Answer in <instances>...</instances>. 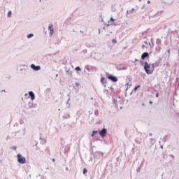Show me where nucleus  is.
I'll use <instances>...</instances> for the list:
<instances>
[{
  "label": "nucleus",
  "instance_id": "39",
  "mask_svg": "<svg viewBox=\"0 0 179 179\" xmlns=\"http://www.w3.org/2000/svg\"><path fill=\"white\" fill-rule=\"evenodd\" d=\"M155 97H159V92L155 94Z\"/></svg>",
  "mask_w": 179,
  "mask_h": 179
},
{
  "label": "nucleus",
  "instance_id": "48",
  "mask_svg": "<svg viewBox=\"0 0 179 179\" xmlns=\"http://www.w3.org/2000/svg\"><path fill=\"white\" fill-rule=\"evenodd\" d=\"M108 89H110V90H113V87H108Z\"/></svg>",
  "mask_w": 179,
  "mask_h": 179
},
{
  "label": "nucleus",
  "instance_id": "46",
  "mask_svg": "<svg viewBox=\"0 0 179 179\" xmlns=\"http://www.w3.org/2000/svg\"><path fill=\"white\" fill-rule=\"evenodd\" d=\"M153 134L152 133H149V136H152Z\"/></svg>",
  "mask_w": 179,
  "mask_h": 179
},
{
  "label": "nucleus",
  "instance_id": "19",
  "mask_svg": "<svg viewBox=\"0 0 179 179\" xmlns=\"http://www.w3.org/2000/svg\"><path fill=\"white\" fill-rule=\"evenodd\" d=\"M150 142L151 145H155V143H156V140H155V138H150Z\"/></svg>",
  "mask_w": 179,
  "mask_h": 179
},
{
  "label": "nucleus",
  "instance_id": "49",
  "mask_svg": "<svg viewBox=\"0 0 179 179\" xmlns=\"http://www.w3.org/2000/svg\"><path fill=\"white\" fill-rule=\"evenodd\" d=\"M141 9H145V5L142 6Z\"/></svg>",
  "mask_w": 179,
  "mask_h": 179
},
{
  "label": "nucleus",
  "instance_id": "36",
  "mask_svg": "<svg viewBox=\"0 0 179 179\" xmlns=\"http://www.w3.org/2000/svg\"><path fill=\"white\" fill-rule=\"evenodd\" d=\"M92 71H96V70H97V68H96V67H92Z\"/></svg>",
  "mask_w": 179,
  "mask_h": 179
},
{
  "label": "nucleus",
  "instance_id": "47",
  "mask_svg": "<svg viewBox=\"0 0 179 179\" xmlns=\"http://www.w3.org/2000/svg\"><path fill=\"white\" fill-rule=\"evenodd\" d=\"M135 62H138V61H139L138 59H135Z\"/></svg>",
  "mask_w": 179,
  "mask_h": 179
},
{
  "label": "nucleus",
  "instance_id": "16",
  "mask_svg": "<svg viewBox=\"0 0 179 179\" xmlns=\"http://www.w3.org/2000/svg\"><path fill=\"white\" fill-rule=\"evenodd\" d=\"M48 29L50 30L51 35L54 34V28L52 27V24L49 25Z\"/></svg>",
  "mask_w": 179,
  "mask_h": 179
},
{
  "label": "nucleus",
  "instance_id": "11",
  "mask_svg": "<svg viewBox=\"0 0 179 179\" xmlns=\"http://www.w3.org/2000/svg\"><path fill=\"white\" fill-rule=\"evenodd\" d=\"M171 137V134H170L165 135L164 137L162 138L163 142L164 143L167 142V141H169V139H170Z\"/></svg>",
  "mask_w": 179,
  "mask_h": 179
},
{
  "label": "nucleus",
  "instance_id": "8",
  "mask_svg": "<svg viewBox=\"0 0 179 179\" xmlns=\"http://www.w3.org/2000/svg\"><path fill=\"white\" fill-rule=\"evenodd\" d=\"M135 12V8H131L129 10L127 11L126 16L127 17H131V15H132Z\"/></svg>",
  "mask_w": 179,
  "mask_h": 179
},
{
  "label": "nucleus",
  "instance_id": "58",
  "mask_svg": "<svg viewBox=\"0 0 179 179\" xmlns=\"http://www.w3.org/2000/svg\"><path fill=\"white\" fill-rule=\"evenodd\" d=\"M161 149H163V145L161 146Z\"/></svg>",
  "mask_w": 179,
  "mask_h": 179
},
{
  "label": "nucleus",
  "instance_id": "29",
  "mask_svg": "<svg viewBox=\"0 0 179 179\" xmlns=\"http://www.w3.org/2000/svg\"><path fill=\"white\" fill-rule=\"evenodd\" d=\"M83 174H86V173H87V169L84 168L83 171Z\"/></svg>",
  "mask_w": 179,
  "mask_h": 179
},
{
  "label": "nucleus",
  "instance_id": "61",
  "mask_svg": "<svg viewBox=\"0 0 179 179\" xmlns=\"http://www.w3.org/2000/svg\"><path fill=\"white\" fill-rule=\"evenodd\" d=\"M56 77H58V74H56Z\"/></svg>",
  "mask_w": 179,
  "mask_h": 179
},
{
  "label": "nucleus",
  "instance_id": "63",
  "mask_svg": "<svg viewBox=\"0 0 179 179\" xmlns=\"http://www.w3.org/2000/svg\"><path fill=\"white\" fill-rule=\"evenodd\" d=\"M87 71H89V68H87Z\"/></svg>",
  "mask_w": 179,
  "mask_h": 179
},
{
  "label": "nucleus",
  "instance_id": "1",
  "mask_svg": "<svg viewBox=\"0 0 179 179\" xmlns=\"http://www.w3.org/2000/svg\"><path fill=\"white\" fill-rule=\"evenodd\" d=\"M150 64L148 63V62H145L144 63V71L147 73V75H152V71H151Z\"/></svg>",
  "mask_w": 179,
  "mask_h": 179
},
{
  "label": "nucleus",
  "instance_id": "35",
  "mask_svg": "<svg viewBox=\"0 0 179 179\" xmlns=\"http://www.w3.org/2000/svg\"><path fill=\"white\" fill-rule=\"evenodd\" d=\"M112 43H113V44H117V40L113 39V40H112Z\"/></svg>",
  "mask_w": 179,
  "mask_h": 179
},
{
  "label": "nucleus",
  "instance_id": "20",
  "mask_svg": "<svg viewBox=\"0 0 179 179\" xmlns=\"http://www.w3.org/2000/svg\"><path fill=\"white\" fill-rule=\"evenodd\" d=\"M70 100H71V98H69L68 100L66 101V104H68V106H67L68 108H71V103H69Z\"/></svg>",
  "mask_w": 179,
  "mask_h": 179
},
{
  "label": "nucleus",
  "instance_id": "27",
  "mask_svg": "<svg viewBox=\"0 0 179 179\" xmlns=\"http://www.w3.org/2000/svg\"><path fill=\"white\" fill-rule=\"evenodd\" d=\"M66 72H67L69 75H72V71L66 69Z\"/></svg>",
  "mask_w": 179,
  "mask_h": 179
},
{
  "label": "nucleus",
  "instance_id": "38",
  "mask_svg": "<svg viewBox=\"0 0 179 179\" xmlns=\"http://www.w3.org/2000/svg\"><path fill=\"white\" fill-rule=\"evenodd\" d=\"M20 124L22 125L23 124V120H20Z\"/></svg>",
  "mask_w": 179,
  "mask_h": 179
},
{
  "label": "nucleus",
  "instance_id": "44",
  "mask_svg": "<svg viewBox=\"0 0 179 179\" xmlns=\"http://www.w3.org/2000/svg\"><path fill=\"white\" fill-rule=\"evenodd\" d=\"M85 45H86V47H90V46L89 45V43H86Z\"/></svg>",
  "mask_w": 179,
  "mask_h": 179
},
{
  "label": "nucleus",
  "instance_id": "31",
  "mask_svg": "<svg viewBox=\"0 0 179 179\" xmlns=\"http://www.w3.org/2000/svg\"><path fill=\"white\" fill-rule=\"evenodd\" d=\"M83 54H87V50L85 49L82 50Z\"/></svg>",
  "mask_w": 179,
  "mask_h": 179
},
{
  "label": "nucleus",
  "instance_id": "4",
  "mask_svg": "<svg viewBox=\"0 0 179 179\" xmlns=\"http://www.w3.org/2000/svg\"><path fill=\"white\" fill-rule=\"evenodd\" d=\"M17 162L20 163V164H24V163H26V158L22 156L21 154L17 155Z\"/></svg>",
  "mask_w": 179,
  "mask_h": 179
},
{
  "label": "nucleus",
  "instance_id": "10",
  "mask_svg": "<svg viewBox=\"0 0 179 179\" xmlns=\"http://www.w3.org/2000/svg\"><path fill=\"white\" fill-rule=\"evenodd\" d=\"M31 100H34L36 99V95L34 94V92L33 91H29L28 93Z\"/></svg>",
  "mask_w": 179,
  "mask_h": 179
},
{
  "label": "nucleus",
  "instance_id": "14",
  "mask_svg": "<svg viewBox=\"0 0 179 179\" xmlns=\"http://www.w3.org/2000/svg\"><path fill=\"white\" fill-rule=\"evenodd\" d=\"M101 83L106 87L107 85H106L107 83V80H106V78L101 77Z\"/></svg>",
  "mask_w": 179,
  "mask_h": 179
},
{
  "label": "nucleus",
  "instance_id": "40",
  "mask_svg": "<svg viewBox=\"0 0 179 179\" xmlns=\"http://www.w3.org/2000/svg\"><path fill=\"white\" fill-rule=\"evenodd\" d=\"M148 44L150 45V48H152V44L150 43V42H149Z\"/></svg>",
  "mask_w": 179,
  "mask_h": 179
},
{
  "label": "nucleus",
  "instance_id": "24",
  "mask_svg": "<svg viewBox=\"0 0 179 179\" xmlns=\"http://www.w3.org/2000/svg\"><path fill=\"white\" fill-rule=\"evenodd\" d=\"M94 115H95V117H99V110H94Z\"/></svg>",
  "mask_w": 179,
  "mask_h": 179
},
{
  "label": "nucleus",
  "instance_id": "3",
  "mask_svg": "<svg viewBox=\"0 0 179 179\" xmlns=\"http://www.w3.org/2000/svg\"><path fill=\"white\" fill-rule=\"evenodd\" d=\"M106 77L108 78V79L109 80H111V82H114V83L118 82V78H117V76H115L108 73H106Z\"/></svg>",
  "mask_w": 179,
  "mask_h": 179
},
{
  "label": "nucleus",
  "instance_id": "23",
  "mask_svg": "<svg viewBox=\"0 0 179 179\" xmlns=\"http://www.w3.org/2000/svg\"><path fill=\"white\" fill-rule=\"evenodd\" d=\"M145 162L143 161L141 164V166L138 167V169H137V173H139L141 171V166Z\"/></svg>",
  "mask_w": 179,
  "mask_h": 179
},
{
  "label": "nucleus",
  "instance_id": "45",
  "mask_svg": "<svg viewBox=\"0 0 179 179\" xmlns=\"http://www.w3.org/2000/svg\"><path fill=\"white\" fill-rule=\"evenodd\" d=\"M3 92H6V91L5 90H3L1 91V93H3Z\"/></svg>",
  "mask_w": 179,
  "mask_h": 179
},
{
  "label": "nucleus",
  "instance_id": "55",
  "mask_svg": "<svg viewBox=\"0 0 179 179\" xmlns=\"http://www.w3.org/2000/svg\"><path fill=\"white\" fill-rule=\"evenodd\" d=\"M152 103H153V102H152V101H150V104H152Z\"/></svg>",
  "mask_w": 179,
  "mask_h": 179
},
{
  "label": "nucleus",
  "instance_id": "50",
  "mask_svg": "<svg viewBox=\"0 0 179 179\" xmlns=\"http://www.w3.org/2000/svg\"><path fill=\"white\" fill-rule=\"evenodd\" d=\"M147 3H150V0H148V1H147Z\"/></svg>",
  "mask_w": 179,
  "mask_h": 179
},
{
  "label": "nucleus",
  "instance_id": "56",
  "mask_svg": "<svg viewBox=\"0 0 179 179\" xmlns=\"http://www.w3.org/2000/svg\"><path fill=\"white\" fill-rule=\"evenodd\" d=\"M80 33H83V31L80 30Z\"/></svg>",
  "mask_w": 179,
  "mask_h": 179
},
{
  "label": "nucleus",
  "instance_id": "60",
  "mask_svg": "<svg viewBox=\"0 0 179 179\" xmlns=\"http://www.w3.org/2000/svg\"><path fill=\"white\" fill-rule=\"evenodd\" d=\"M145 33H146V31H144V32L143 33V34H145Z\"/></svg>",
  "mask_w": 179,
  "mask_h": 179
},
{
  "label": "nucleus",
  "instance_id": "52",
  "mask_svg": "<svg viewBox=\"0 0 179 179\" xmlns=\"http://www.w3.org/2000/svg\"><path fill=\"white\" fill-rule=\"evenodd\" d=\"M142 48H145V45H142Z\"/></svg>",
  "mask_w": 179,
  "mask_h": 179
},
{
  "label": "nucleus",
  "instance_id": "22",
  "mask_svg": "<svg viewBox=\"0 0 179 179\" xmlns=\"http://www.w3.org/2000/svg\"><path fill=\"white\" fill-rule=\"evenodd\" d=\"M31 37H34V34H29L27 36V38H31Z\"/></svg>",
  "mask_w": 179,
  "mask_h": 179
},
{
  "label": "nucleus",
  "instance_id": "5",
  "mask_svg": "<svg viewBox=\"0 0 179 179\" xmlns=\"http://www.w3.org/2000/svg\"><path fill=\"white\" fill-rule=\"evenodd\" d=\"M99 134L101 138H106V136L107 135V129L103 128L101 131H99Z\"/></svg>",
  "mask_w": 179,
  "mask_h": 179
},
{
  "label": "nucleus",
  "instance_id": "7",
  "mask_svg": "<svg viewBox=\"0 0 179 179\" xmlns=\"http://www.w3.org/2000/svg\"><path fill=\"white\" fill-rule=\"evenodd\" d=\"M30 68H31V69H33V71H40L41 69V66H36L34 64H31L30 65Z\"/></svg>",
  "mask_w": 179,
  "mask_h": 179
},
{
  "label": "nucleus",
  "instance_id": "37",
  "mask_svg": "<svg viewBox=\"0 0 179 179\" xmlns=\"http://www.w3.org/2000/svg\"><path fill=\"white\" fill-rule=\"evenodd\" d=\"M157 15H162V12H158L155 14V16H157Z\"/></svg>",
  "mask_w": 179,
  "mask_h": 179
},
{
  "label": "nucleus",
  "instance_id": "18",
  "mask_svg": "<svg viewBox=\"0 0 179 179\" xmlns=\"http://www.w3.org/2000/svg\"><path fill=\"white\" fill-rule=\"evenodd\" d=\"M150 66H151V71H152V73L155 71V68H157L155 63L153 64H150Z\"/></svg>",
  "mask_w": 179,
  "mask_h": 179
},
{
  "label": "nucleus",
  "instance_id": "2",
  "mask_svg": "<svg viewBox=\"0 0 179 179\" xmlns=\"http://www.w3.org/2000/svg\"><path fill=\"white\" fill-rule=\"evenodd\" d=\"M103 156H104V154L100 151H96L94 154V162L96 160H103Z\"/></svg>",
  "mask_w": 179,
  "mask_h": 179
},
{
  "label": "nucleus",
  "instance_id": "43",
  "mask_svg": "<svg viewBox=\"0 0 179 179\" xmlns=\"http://www.w3.org/2000/svg\"><path fill=\"white\" fill-rule=\"evenodd\" d=\"M144 44H145V45H148V43L147 41H145Z\"/></svg>",
  "mask_w": 179,
  "mask_h": 179
},
{
  "label": "nucleus",
  "instance_id": "32",
  "mask_svg": "<svg viewBox=\"0 0 179 179\" xmlns=\"http://www.w3.org/2000/svg\"><path fill=\"white\" fill-rule=\"evenodd\" d=\"M115 19L110 17V20L108 21V23H110V22H115Z\"/></svg>",
  "mask_w": 179,
  "mask_h": 179
},
{
  "label": "nucleus",
  "instance_id": "13",
  "mask_svg": "<svg viewBox=\"0 0 179 179\" xmlns=\"http://www.w3.org/2000/svg\"><path fill=\"white\" fill-rule=\"evenodd\" d=\"M63 120H68L71 118V113L69 112H66L62 117Z\"/></svg>",
  "mask_w": 179,
  "mask_h": 179
},
{
  "label": "nucleus",
  "instance_id": "25",
  "mask_svg": "<svg viewBox=\"0 0 179 179\" xmlns=\"http://www.w3.org/2000/svg\"><path fill=\"white\" fill-rule=\"evenodd\" d=\"M7 16L8 17H10L12 16V11H8Z\"/></svg>",
  "mask_w": 179,
  "mask_h": 179
},
{
  "label": "nucleus",
  "instance_id": "34",
  "mask_svg": "<svg viewBox=\"0 0 179 179\" xmlns=\"http://www.w3.org/2000/svg\"><path fill=\"white\" fill-rule=\"evenodd\" d=\"M45 151L46 152V153H48V155H50V149L46 148Z\"/></svg>",
  "mask_w": 179,
  "mask_h": 179
},
{
  "label": "nucleus",
  "instance_id": "62",
  "mask_svg": "<svg viewBox=\"0 0 179 179\" xmlns=\"http://www.w3.org/2000/svg\"><path fill=\"white\" fill-rule=\"evenodd\" d=\"M35 146H37V143H36Z\"/></svg>",
  "mask_w": 179,
  "mask_h": 179
},
{
  "label": "nucleus",
  "instance_id": "42",
  "mask_svg": "<svg viewBox=\"0 0 179 179\" xmlns=\"http://www.w3.org/2000/svg\"><path fill=\"white\" fill-rule=\"evenodd\" d=\"M169 156H170L171 157H172V159H174V155H170Z\"/></svg>",
  "mask_w": 179,
  "mask_h": 179
},
{
  "label": "nucleus",
  "instance_id": "26",
  "mask_svg": "<svg viewBox=\"0 0 179 179\" xmlns=\"http://www.w3.org/2000/svg\"><path fill=\"white\" fill-rule=\"evenodd\" d=\"M139 87H141V85H137L134 87V92H136V90H138V89H139Z\"/></svg>",
  "mask_w": 179,
  "mask_h": 179
},
{
  "label": "nucleus",
  "instance_id": "54",
  "mask_svg": "<svg viewBox=\"0 0 179 179\" xmlns=\"http://www.w3.org/2000/svg\"><path fill=\"white\" fill-rule=\"evenodd\" d=\"M76 86H79V83H76Z\"/></svg>",
  "mask_w": 179,
  "mask_h": 179
},
{
  "label": "nucleus",
  "instance_id": "28",
  "mask_svg": "<svg viewBox=\"0 0 179 179\" xmlns=\"http://www.w3.org/2000/svg\"><path fill=\"white\" fill-rule=\"evenodd\" d=\"M75 69H76V71H82V69H81L80 67H79V66L76 67Z\"/></svg>",
  "mask_w": 179,
  "mask_h": 179
},
{
  "label": "nucleus",
  "instance_id": "21",
  "mask_svg": "<svg viewBox=\"0 0 179 179\" xmlns=\"http://www.w3.org/2000/svg\"><path fill=\"white\" fill-rule=\"evenodd\" d=\"M29 108H36V105H34L33 103L29 104Z\"/></svg>",
  "mask_w": 179,
  "mask_h": 179
},
{
  "label": "nucleus",
  "instance_id": "17",
  "mask_svg": "<svg viewBox=\"0 0 179 179\" xmlns=\"http://www.w3.org/2000/svg\"><path fill=\"white\" fill-rule=\"evenodd\" d=\"M97 134H99V131L97 130L92 131V133L91 134L92 138H94V136L97 135Z\"/></svg>",
  "mask_w": 179,
  "mask_h": 179
},
{
  "label": "nucleus",
  "instance_id": "33",
  "mask_svg": "<svg viewBox=\"0 0 179 179\" xmlns=\"http://www.w3.org/2000/svg\"><path fill=\"white\" fill-rule=\"evenodd\" d=\"M113 104H115V107H117V101L115 99H113Z\"/></svg>",
  "mask_w": 179,
  "mask_h": 179
},
{
  "label": "nucleus",
  "instance_id": "64",
  "mask_svg": "<svg viewBox=\"0 0 179 179\" xmlns=\"http://www.w3.org/2000/svg\"><path fill=\"white\" fill-rule=\"evenodd\" d=\"M178 55H179V50H178Z\"/></svg>",
  "mask_w": 179,
  "mask_h": 179
},
{
  "label": "nucleus",
  "instance_id": "30",
  "mask_svg": "<svg viewBox=\"0 0 179 179\" xmlns=\"http://www.w3.org/2000/svg\"><path fill=\"white\" fill-rule=\"evenodd\" d=\"M10 149H13V150H16V149H17V147L13 146V147H10Z\"/></svg>",
  "mask_w": 179,
  "mask_h": 179
},
{
  "label": "nucleus",
  "instance_id": "57",
  "mask_svg": "<svg viewBox=\"0 0 179 179\" xmlns=\"http://www.w3.org/2000/svg\"><path fill=\"white\" fill-rule=\"evenodd\" d=\"M99 34H100V29H99Z\"/></svg>",
  "mask_w": 179,
  "mask_h": 179
},
{
  "label": "nucleus",
  "instance_id": "12",
  "mask_svg": "<svg viewBox=\"0 0 179 179\" xmlns=\"http://www.w3.org/2000/svg\"><path fill=\"white\" fill-rule=\"evenodd\" d=\"M157 46L156 47V51L158 53H160V51L162 50V47H160L159 44H162V41H159V42L157 41Z\"/></svg>",
  "mask_w": 179,
  "mask_h": 179
},
{
  "label": "nucleus",
  "instance_id": "59",
  "mask_svg": "<svg viewBox=\"0 0 179 179\" xmlns=\"http://www.w3.org/2000/svg\"><path fill=\"white\" fill-rule=\"evenodd\" d=\"M49 169H50V168L48 167V168H46V170H49Z\"/></svg>",
  "mask_w": 179,
  "mask_h": 179
},
{
  "label": "nucleus",
  "instance_id": "51",
  "mask_svg": "<svg viewBox=\"0 0 179 179\" xmlns=\"http://www.w3.org/2000/svg\"><path fill=\"white\" fill-rule=\"evenodd\" d=\"M168 54H170V50H167Z\"/></svg>",
  "mask_w": 179,
  "mask_h": 179
},
{
  "label": "nucleus",
  "instance_id": "15",
  "mask_svg": "<svg viewBox=\"0 0 179 179\" xmlns=\"http://www.w3.org/2000/svg\"><path fill=\"white\" fill-rule=\"evenodd\" d=\"M161 62H162V57H159L158 60L157 62H155V63H154V64L157 68V66H160Z\"/></svg>",
  "mask_w": 179,
  "mask_h": 179
},
{
  "label": "nucleus",
  "instance_id": "53",
  "mask_svg": "<svg viewBox=\"0 0 179 179\" xmlns=\"http://www.w3.org/2000/svg\"><path fill=\"white\" fill-rule=\"evenodd\" d=\"M52 161L55 162V158H52Z\"/></svg>",
  "mask_w": 179,
  "mask_h": 179
},
{
  "label": "nucleus",
  "instance_id": "6",
  "mask_svg": "<svg viewBox=\"0 0 179 179\" xmlns=\"http://www.w3.org/2000/svg\"><path fill=\"white\" fill-rule=\"evenodd\" d=\"M115 68L117 71H127V69H128L127 66H122L121 64L116 65Z\"/></svg>",
  "mask_w": 179,
  "mask_h": 179
},
{
  "label": "nucleus",
  "instance_id": "9",
  "mask_svg": "<svg viewBox=\"0 0 179 179\" xmlns=\"http://www.w3.org/2000/svg\"><path fill=\"white\" fill-rule=\"evenodd\" d=\"M145 58H149V52H145L141 55V59L145 61Z\"/></svg>",
  "mask_w": 179,
  "mask_h": 179
},
{
  "label": "nucleus",
  "instance_id": "41",
  "mask_svg": "<svg viewBox=\"0 0 179 179\" xmlns=\"http://www.w3.org/2000/svg\"><path fill=\"white\" fill-rule=\"evenodd\" d=\"M70 94H71V92H69V94H67V97H69V99H71L70 98Z\"/></svg>",
  "mask_w": 179,
  "mask_h": 179
}]
</instances>
